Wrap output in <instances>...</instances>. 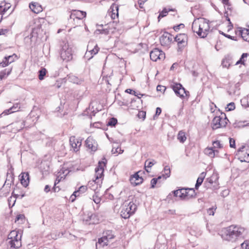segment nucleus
<instances>
[{
	"mask_svg": "<svg viewBox=\"0 0 249 249\" xmlns=\"http://www.w3.org/2000/svg\"><path fill=\"white\" fill-rule=\"evenodd\" d=\"M222 238L225 240L232 242L242 238L246 234V229L238 225H231L223 231Z\"/></svg>",
	"mask_w": 249,
	"mask_h": 249,
	"instance_id": "obj_1",
	"label": "nucleus"
},
{
	"mask_svg": "<svg viewBox=\"0 0 249 249\" xmlns=\"http://www.w3.org/2000/svg\"><path fill=\"white\" fill-rule=\"evenodd\" d=\"M137 208L136 204L134 203L133 200L132 201H125L121 212V216L124 219L128 218L135 213Z\"/></svg>",
	"mask_w": 249,
	"mask_h": 249,
	"instance_id": "obj_2",
	"label": "nucleus"
},
{
	"mask_svg": "<svg viewBox=\"0 0 249 249\" xmlns=\"http://www.w3.org/2000/svg\"><path fill=\"white\" fill-rule=\"evenodd\" d=\"M106 162L104 161H99L98 166L95 169V180L92 181V183L96 185V188L98 184L102 182L104 177V167L106 166Z\"/></svg>",
	"mask_w": 249,
	"mask_h": 249,
	"instance_id": "obj_3",
	"label": "nucleus"
},
{
	"mask_svg": "<svg viewBox=\"0 0 249 249\" xmlns=\"http://www.w3.org/2000/svg\"><path fill=\"white\" fill-rule=\"evenodd\" d=\"M60 57L63 61H69L72 58V48L68 43L62 46L60 51Z\"/></svg>",
	"mask_w": 249,
	"mask_h": 249,
	"instance_id": "obj_4",
	"label": "nucleus"
},
{
	"mask_svg": "<svg viewBox=\"0 0 249 249\" xmlns=\"http://www.w3.org/2000/svg\"><path fill=\"white\" fill-rule=\"evenodd\" d=\"M200 30H198L197 35L201 37H206L208 34V32L210 29L208 21L203 18H199Z\"/></svg>",
	"mask_w": 249,
	"mask_h": 249,
	"instance_id": "obj_5",
	"label": "nucleus"
},
{
	"mask_svg": "<svg viewBox=\"0 0 249 249\" xmlns=\"http://www.w3.org/2000/svg\"><path fill=\"white\" fill-rule=\"evenodd\" d=\"M175 41L178 43L179 49H182L187 44L188 36L185 34H179L174 38Z\"/></svg>",
	"mask_w": 249,
	"mask_h": 249,
	"instance_id": "obj_6",
	"label": "nucleus"
},
{
	"mask_svg": "<svg viewBox=\"0 0 249 249\" xmlns=\"http://www.w3.org/2000/svg\"><path fill=\"white\" fill-rule=\"evenodd\" d=\"M150 57L152 61H156L158 59L164 60L165 58V55L161 50L155 48L150 52Z\"/></svg>",
	"mask_w": 249,
	"mask_h": 249,
	"instance_id": "obj_7",
	"label": "nucleus"
},
{
	"mask_svg": "<svg viewBox=\"0 0 249 249\" xmlns=\"http://www.w3.org/2000/svg\"><path fill=\"white\" fill-rule=\"evenodd\" d=\"M86 16V12L80 10H73L70 16L69 22H72L75 20L78 21Z\"/></svg>",
	"mask_w": 249,
	"mask_h": 249,
	"instance_id": "obj_8",
	"label": "nucleus"
},
{
	"mask_svg": "<svg viewBox=\"0 0 249 249\" xmlns=\"http://www.w3.org/2000/svg\"><path fill=\"white\" fill-rule=\"evenodd\" d=\"M92 43L93 42H89L88 44V51L86 53L84 56L85 58L88 60H90L93 57L94 55L98 53L99 50V48L97 44H95L94 46V48H92V47L90 46Z\"/></svg>",
	"mask_w": 249,
	"mask_h": 249,
	"instance_id": "obj_9",
	"label": "nucleus"
},
{
	"mask_svg": "<svg viewBox=\"0 0 249 249\" xmlns=\"http://www.w3.org/2000/svg\"><path fill=\"white\" fill-rule=\"evenodd\" d=\"M189 192H192L194 194V189H178L173 191L176 196V198L179 197L181 199H184L189 195Z\"/></svg>",
	"mask_w": 249,
	"mask_h": 249,
	"instance_id": "obj_10",
	"label": "nucleus"
},
{
	"mask_svg": "<svg viewBox=\"0 0 249 249\" xmlns=\"http://www.w3.org/2000/svg\"><path fill=\"white\" fill-rule=\"evenodd\" d=\"M160 44L163 46H169L172 41V35L168 32H164L160 38Z\"/></svg>",
	"mask_w": 249,
	"mask_h": 249,
	"instance_id": "obj_11",
	"label": "nucleus"
},
{
	"mask_svg": "<svg viewBox=\"0 0 249 249\" xmlns=\"http://www.w3.org/2000/svg\"><path fill=\"white\" fill-rule=\"evenodd\" d=\"M18 59V57L16 53H13V54L8 56H5L2 61L0 62V65H1L3 67H5L14 62Z\"/></svg>",
	"mask_w": 249,
	"mask_h": 249,
	"instance_id": "obj_12",
	"label": "nucleus"
},
{
	"mask_svg": "<svg viewBox=\"0 0 249 249\" xmlns=\"http://www.w3.org/2000/svg\"><path fill=\"white\" fill-rule=\"evenodd\" d=\"M11 4L10 3H6L5 1L1 2L0 3V12H1V14L3 15V17L5 16L7 17L8 16L10 15L12 12L13 10L10 12H8L9 10L11 8Z\"/></svg>",
	"mask_w": 249,
	"mask_h": 249,
	"instance_id": "obj_13",
	"label": "nucleus"
},
{
	"mask_svg": "<svg viewBox=\"0 0 249 249\" xmlns=\"http://www.w3.org/2000/svg\"><path fill=\"white\" fill-rule=\"evenodd\" d=\"M172 88L176 94H179L180 93L178 92H179L181 90V91H182L183 93L185 94L184 97H186L188 98L189 97V92L186 90L181 84L175 83L172 85Z\"/></svg>",
	"mask_w": 249,
	"mask_h": 249,
	"instance_id": "obj_14",
	"label": "nucleus"
},
{
	"mask_svg": "<svg viewBox=\"0 0 249 249\" xmlns=\"http://www.w3.org/2000/svg\"><path fill=\"white\" fill-rule=\"evenodd\" d=\"M25 126L24 121H17L8 125L7 127L11 128V131L13 133H16L21 130Z\"/></svg>",
	"mask_w": 249,
	"mask_h": 249,
	"instance_id": "obj_15",
	"label": "nucleus"
},
{
	"mask_svg": "<svg viewBox=\"0 0 249 249\" xmlns=\"http://www.w3.org/2000/svg\"><path fill=\"white\" fill-rule=\"evenodd\" d=\"M87 147L92 151H95L97 149V143L95 140L91 137H89L85 141Z\"/></svg>",
	"mask_w": 249,
	"mask_h": 249,
	"instance_id": "obj_16",
	"label": "nucleus"
},
{
	"mask_svg": "<svg viewBox=\"0 0 249 249\" xmlns=\"http://www.w3.org/2000/svg\"><path fill=\"white\" fill-rule=\"evenodd\" d=\"M21 235H18L17 237L9 239V244L11 248L15 249L19 248L21 246Z\"/></svg>",
	"mask_w": 249,
	"mask_h": 249,
	"instance_id": "obj_17",
	"label": "nucleus"
},
{
	"mask_svg": "<svg viewBox=\"0 0 249 249\" xmlns=\"http://www.w3.org/2000/svg\"><path fill=\"white\" fill-rule=\"evenodd\" d=\"M130 181L134 186L138 185L143 181V178L138 175V173L134 174L130 178Z\"/></svg>",
	"mask_w": 249,
	"mask_h": 249,
	"instance_id": "obj_18",
	"label": "nucleus"
},
{
	"mask_svg": "<svg viewBox=\"0 0 249 249\" xmlns=\"http://www.w3.org/2000/svg\"><path fill=\"white\" fill-rule=\"evenodd\" d=\"M118 5L115 3H113L108 10L109 13H111L110 17L112 19H115L116 17H118Z\"/></svg>",
	"mask_w": 249,
	"mask_h": 249,
	"instance_id": "obj_19",
	"label": "nucleus"
},
{
	"mask_svg": "<svg viewBox=\"0 0 249 249\" xmlns=\"http://www.w3.org/2000/svg\"><path fill=\"white\" fill-rule=\"evenodd\" d=\"M14 182V177H13V174H9L8 173H7V178L6 181H5V183L2 187V188L1 189V190L3 189L4 186H6V187H8L7 189V193H9V191H10V186L12 184V183H13Z\"/></svg>",
	"mask_w": 249,
	"mask_h": 249,
	"instance_id": "obj_20",
	"label": "nucleus"
},
{
	"mask_svg": "<svg viewBox=\"0 0 249 249\" xmlns=\"http://www.w3.org/2000/svg\"><path fill=\"white\" fill-rule=\"evenodd\" d=\"M29 175L28 173H22L20 176V182L22 185L24 187H27L29 183Z\"/></svg>",
	"mask_w": 249,
	"mask_h": 249,
	"instance_id": "obj_21",
	"label": "nucleus"
},
{
	"mask_svg": "<svg viewBox=\"0 0 249 249\" xmlns=\"http://www.w3.org/2000/svg\"><path fill=\"white\" fill-rule=\"evenodd\" d=\"M221 121V117L219 116H215L212 121V128L213 129H215L220 127H224V124H220Z\"/></svg>",
	"mask_w": 249,
	"mask_h": 249,
	"instance_id": "obj_22",
	"label": "nucleus"
},
{
	"mask_svg": "<svg viewBox=\"0 0 249 249\" xmlns=\"http://www.w3.org/2000/svg\"><path fill=\"white\" fill-rule=\"evenodd\" d=\"M29 7L34 13L36 14H38L42 11L41 6L37 2H32L30 4Z\"/></svg>",
	"mask_w": 249,
	"mask_h": 249,
	"instance_id": "obj_23",
	"label": "nucleus"
},
{
	"mask_svg": "<svg viewBox=\"0 0 249 249\" xmlns=\"http://www.w3.org/2000/svg\"><path fill=\"white\" fill-rule=\"evenodd\" d=\"M204 153L210 158H214L218 154V151L214 150L213 147H207L205 149Z\"/></svg>",
	"mask_w": 249,
	"mask_h": 249,
	"instance_id": "obj_24",
	"label": "nucleus"
},
{
	"mask_svg": "<svg viewBox=\"0 0 249 249\" xmlns=\"http://www.w3.org/2000/svg\"><path fill=\"white\" fill-rule=\"evenodd\" d=\"M87 190V187L86 186H80L78 190L75 191L73 192L72 195L71 196V198L72 199V201H73L74 198H72V196H74V197L79 196L81 194L85 193Z\"/></svg>",
	"mask_w": 249,
	"mask_h": 249,
	"instance_id": "obj_25",
	"label": "nucleus"
},
{
	"mask_svg": "<svg viewBox=\"0 0 249 249\" xmlns=\"http://www.w3.org/2000/svg\"><path fill=\"white\" fill-rule=\"evenodd\" d=\"M232 57L230 54L227 55L222 61V65L224 68H229L231 63Z\"/></svg>",
	"mask_w": 249,
	"mask_h": 249,
	"instance_id": "obj_26",
	"label": "nucleus"
},
{
	"mask_svg": "<svg viewBox=\"0 0 249 249\" xmlns=\"http://www.w3.org/2000/svg\"><path fill=\"white\" fill-rule=\"evenodd\" d=\"M206 176V173L202 172L201 173L199 177L197 178L196 184L195 185V189L197 190L199 187L202 184L204 179Z\"/></svg>",
	"mask_w": 249,
	"mask_h": 249,
	"instance_id": "obj_27",
	"label": "nucleus"
},
{
	"mask_svg": "<svg viewBox=\"0 0 249 249\" xmlns=\"http://www.w3.org/2000/svg\"><path fill=\"white\" fill-rule=\"evenodd\" d=\"M240 34L243 39L246 41H249V28H244L240 31Z\"/></svg>",
	"mask_w": 249,
	"mask_h": 249,
	"instance_id": "obj_28",
	"label": "nucleus"
},
{
	"mask_svg": "<svg viewBox=\"0 0 249 249\" xmlns=\"http://www.w3.org/2000/svg\"><path fill=\"white\" fill-rule=\"evenodd\" d=\"M192 29L194 32L196 33L197 34L198 30H200V25L199 18L195 19L192 26Z\"/></svg>",
	"mask_w": 249,
	"mask_h": 249,
	"instance_id": "obj_29",
	"label": "nucleus"
},
{
	"mask_svg": "<svg viewBox=\"0 0 249 249\" xmlns=\"http://www.w3.org/2000/svg\"><path fill=\"white\" fill-rule=\"evenodd\" d=\"M170 173L171 172L169 166H165L164 168V170L162 171L163 180L170 177Z\"/></svg>",
	"mask_w": 249,
	"mask_h": 249,
	"instance_id": "obj_30",
	"label": "nucleus"
},
{
	"mask_svg": "<svg viewBox=\"0 0 249 249\" xmlns=\"http://www.w3.org/2000/svg\"><path fill=\"white\" fill-rule=\"evenodd\" d=\"M70 144L75 152L77 151V146H76V139L75 136H71L70 138Z\"/></svg>",
	"mask_w": 249,
	"mask_h": 249,
	"instance_id": "obj_31",
	"label": "nucleus"
},
{
	"mask_svg": "<svg viewBox=\"0 0 249 249\" xmlns=\"http://www.w3.org/2000/svg\"><path fill=\"white\" fill-rule=\"evenodd\" d=\"M70 81L77 84H81L83 80L82 79H80L75 75H70L68 78Z\"/></svg>",
	"mask_w": 249,
	"mask_h": 249,
	"instance_id": "obj_32",
	"label": "nucleus"
},
{
	"mask_svg": "<svg viewBox=\"0 0 249 249\" xmlns=\"http://www.w3.org/2000/svg\"><path fill=\"white\" fill-rule=\"evenodd\" d=\"M170 11H174V10L172 8H164L162 11L160 13L158 16L159 21L160 20V18H163L166 16L169 12Z\"/></svg>",
	"mask_w": 249,
	"mask_h": 249,
	"instance_id": "obj_33",
	"label": "nucleus"
},
{
	"mask_svg": "<svg viewBox=\"0 0 249 249\" xmlns=\"http://www.w3.org/2000/svg\"><path fill=\"white\" fill-rule=\"evenodd\" d=\"M108 241H109L103 236V237L98 239V242L96 244V247L97 248L98 246H100L102 247L107 246Z\"/></svg>",
	"mask_w": 249,
	"mask_h": 249,
	"instance_id": "obj_34",
	"label": "nucleus"
},
{
	"mask_svg": "<svg viewBox=\"0 0 249 249\" xmlns=\"http://www.w3.org/2000/svg\"><path fill=\"white\" fill-rule=\"evenodd\" d=\"M249 56V53H243L239 59L238 61H237L235 65H237L238 64H242L245 65V62L246 61V58Z\"/></svg>",
	"mask_w": 249,
	"mask_h": 249,
	"instance_id": "obj_35",
	"label": "nucleus"
},
{
	"mask_svg": "<svg viewBox=\"0 0 249 249\" xmlns=\"http://www.w3.org/2000/svg\"><path fill=\"white\" fill-rule=\"evenodd\" d=\"M103 236L105 237L108 241L114 237L112 231L110 230H107L104 231Z\"/></svg>",
	"mask_w": 249,
	"mask_h": 249,
	"instance_id": "obj_36",
	"label": "nucleus"
},
{
	"mask_svg": "<svg viewBox=\"0 0 249 249\" xmlns=\"http://www.w3.org/2000/svg\"><path fill=\"white\" fill-rule=\"evenodd\" d=\"M156 163V161L152 160L151 161H149L148 160H146L144 163L145 169L147 172H150V171L147 168H150L152 166Z\"/></svg>",
	"mask_w": 249,
	"mask_h": 249,
	"instance_id": "obj_37",
	"label": "nucleus"
},
{
	"mask_svg": "<svg viewBox=\"0 0 249 249\" xmlns=\"http://www.w3.org/2000/svg\"><path fill=\"white\" fill-rule=\"evenodd\" d=\"M12 71V69H6L0 72V78L2 79L3 78L8 76Z\"/></svg>",
	"mask_w": 249,
	"mask_h": 249,
	"instance_id": "obj_38",
	"label": "nucleus"
},
{
	"mask_svg": "<svg viewBox=\"0 0 249 249\" xmlns=\"http://www.w3.org/2000/svg\"><path fill=\"white\" fill-rule=\"evenodd\" d=\"M178 139L180 142L183 143L186 140L185 133L181 131H179L178 135Z\"/></svg>",
	"mask_w": 249,
	"mask_h": 249,
	"instance_id": "obj_39",
	"label": "nucleus"
},
{
	"mask_svg": "<svg viewBox=\"0 0 249 249\" xmlns=\"http://www.w3.org/2000/svg\"><path fill=\"white\" fill-rule=\"evenodd\" d=\"M47 70L45 68H41L38 71V78L40 80H42L44 79L46 75Z\"/></svg>",
	"mask_w": 249,
	"mask_h": 249,
	"instance_id": "obj_40",
	"label": "nucleus"
},
{
	"mask_svg": "<svg viewBox=\"0 0 249 249\" xmlns=\"http://www.w3.org/2000/svg\"><path fill=\"white\" fill-rule=\"evenodd\" d=\"M93 215L91 213H89L87 216L83 217V221L86 222V224H91L93 223V222H91L90 220L91 218L92 217Z\"/></svg>",
	"mask_w": 249,
	"mask_h": 249,
	"instance_id": "obj_41",
	"label": "nucleus"
},
{
	"mask_svg": "<svg viewBox=\"0 0 249 249\" xmlns=\"http://www.w3.org/2000/svg\"><path fill=\"white\" fill-rule=\"evenodd\" d=\"M123 152L124 150H122L121 148L119 146H118L117 147L113 146L111 150V152L113 154H121L123 153Z\"/></svg>",
	"mask_w": 249,
	"mask_h": 249,
	"instance_id": "obj_42",
	"label": "nucleus"
},
{
	"mask_svg": "<svg viewBox=\"0 0 249 249\" xmlns=\"http://www.w3.org/2000/svg\"><path fill=\"white\" fill-rule=\"evenodd\" d=\"M212 147L213 149L214 148H222L223 147V144L221 143L219 141H215L213 142Z\"/></svg>",
	"mask_w": 249,
	"mask_h": 249,
	"instance_id": "obj_43",
	"label": "nucleus"
},
{
	"mask_svg": "<svg viewBox=\"0 0 249 249\" xmlns=\"http://www.w3.org/2000/svg\"><path fill=\"white\" fill-rule=\"evenodd\" d=\"M117 123V120L115 118H110L107 123L108 126H114Z\"/></svg>",
	"mask_w": 249,
	"mask_h": 249,
	"instance_id": "obj_44",
	"label": "nucleus"
},
{
	"mask_svg": "<svg viewBox=\"0 0 249 249\" xmlns=\"http://www.w3.org/2000/svg\"><path fill=\"white\" fill-rule=\"evenodd\" d=\"M25 219V216L24 214H19L18 215L15 219V222H19V223H22Z\"/></svg>",
	"mask_w": 249,
	"mask_h": 249,
	"instance_id": "obj_45",
	"label": "nucleus"
},
{
	"mask_svg": "<svg viewBox=\"0 0 249 249\" xmlns=\"http://www.w3.org/2000/svg\"><path fill=\"white\" fill-rule=\"evenodd\" d=\"M216 179H217V176L213 175L210 178L207 179V181H208L210 184H212Z\"/></svg>",
	"mask_w": 249,
	"mask_h": 249,
	"instance_id": "obj_46",
	"label": "nucleus"
},
{
	"mask_svg": "<svg viewBox=\"0 0 249 249\" xmlns=\"http://www.w3.org/2000/svg\"><path fill=\"white\" fill-rule=\"evenodd\" d=\"M18 231H17L14 230V231H11L8 236V239H9L11 238H14V237H17L18 236Z\"/></svg>",
	"mask_w": 249,
	"mask_h": 249,
	"instance_id": "obj_47",
	"label": "nucleus"
},
{
	"mask_svg": "<svg viewBox=\"0 0 249 249\" xmlns=\"http://www.w3.org/2000/svg\"><path fill=\"white\" fill-rule=\"evenodd\" d=\"M235 108V107L234 103L233 102H231L227 105L226 109L227 111H231L234 110Z\"/></svg>",
	"mask_w": 249,
	"mask_h": 249,
	"instance_id": "obj_48",
	"label": "nucleus"
},
{
	"mask_svg": "<svg viewBox=\"0 0 249 249\" xmlns=\"http://www.w3.org/2000/svg\"><path fill=\"white\" fill-rule=\"evenodd\" d=\"M242 249H249V241H245L241 245Z\"/></svg>",
	"mask_w": 249,
	"mask_h": 249,
	"instance_id": "obj_49",
	"label": "nucleus"
},
{
	"mask_svg": "<svg viewBox=\"0 0 249 249\" xmlns=\"http://www.w3.org/2000/svg\"><path fill=\"white\" fill-rule=\"evenodd\" d=\"M20 109V107H19L18 103L15 104L11 107H10V110L14 111V112L19 111Z\"/></svg>",
	"mask_w": 249,
	"mask_h": 249,
	"instance_id": "obj_50",
	"label": "nucleus"
},
{
	"mask_svg": "<svg viewBox=\"0 0 249 249\" xmlns=\"http://www.w3.org/2000/svg\"><path fill=\"white\" fill-rule=\"evenodd\" d=\"M166 199L168 201L171 200H174V199H176V196L175 194H174L173 191H172L167 196Z\"/></svg>",
	"mask_w": 249,
	"mask_h": 249,
	"instance_id": "obj_51",
	"label": "nucleus"
},
{
	"mask_svg": "<svg viewBox=\"0 0 249 249\" xmlns=\"http://www.w3.org/2000/svg\"><path fill=\"white\" fill-rule=\"evenodd\" d=\"M96 32L97 34H104L105 35H107L109 33V31L107 29H97L96 30Z\"/></svg>",
	"mask_w": 249,
	"mask_h": 249,
	"instance_id": "obj_52",
	"label": "nucleus"
},
{
	"mask_svg": "<svg viewBox=\"0 0 249 249\" xmlns=\"http://www.w3.org/2000/svg\"><path fill=\"white\" fill-rule=\"evenodd\" d=\"M14 111H13L12 110H10V108H9L8 109L5 110L0 115V116H1L2 115H6L10 114H11L12 113H14Z\"/></svg>",
	"mask_w": 249,
	"mask_h": 249,
	"instance_id": "obj_53",
	"label": "nucleus"
},
{
	"mask_svg": "<svg viewBox=\"0 0 249 249\" xmlns=\"http://www.w3.org/2000/svg\"><path fill=\"white\" fill-rule=\"evenodd\" d=\"M92 200L97 204H99L101 201L100 198L95 195L92 196Z\"/></svg>",
	"mask_w": 249,
	"mask_h": 249,
	"instance_id": "obj_54",
	"label": "nucleus"
},
{
	"mask_svg": "<svg viewBox=\"0 0 249 249\" xmlns=\"http://www.w3.org/2000/svg\"><path fill=\"white\" fill-rule=\"evenodd\" d=\"M9 29L7 28L0 29V36L6 35L8 32H9Z\"/></svg>",
	"mask_w": 249,
	"mask_h": 249,
	"instance_id": "obj_55",
	"label": "nucleus"
},
{
	"mask_svg": "<svg viewBox=\"0 0 249 249\" xmlns=\"http://www.w3.org/2000/svg\"><path fill=\"white\" fill-rule=\"evenodd\" d=\"M158 183V179L156 178H153L151 180V188H154L155 187V185Z\"/></svg>",
	"mask_w": 249,
	"mask_h": 249,
	"instance_id": "obj_56",
	"label": "nucleus"
},
{
	"mask_svg": "<svg viewBox=\"0 0 249 249\" xmlns=\"http://www.w3.org/2000/svg\"><path fill=\"white\" fill-rule=\"evenodd\" d=\"M157 90L158 91H161L164 92L166 90V87L162 85H158L157 87Z\"/></svg>",
	"mask_w": 249,
	"mask_h": 249,
	"instance_id": "obj_57",
	"label": "nucleus"
},
{
	"mask_svg": "<svg viewBox=\"0 0 249 249\" xmlns=\"http://www.w3.org/2000/svg\"><path fill=\"white\" fill-rule=\"evenodd\" d=\"M215 209H214L213 208H210L207 210L208 213L210 215H213L214 214Z\"/></svg>",
	"mask_w": 249,
	"mask_h": 249,
	"instance_id": "obj_58",
	"label": "nucleus"
},
{
	"mask_svg": "<svg viewBox=\"0 0 249 249\" xmlns=\"http://www.w3.org/2000/svg\"><path fill=\"white\" fill-rule=\"evenodd\" d=\"M184 27V25L183 24H180L179 25L175 26L173 28L175 31L177 32L179 30L180 28H183Z\"/></svg>",
	"mask_w": 249,
	"mask_h": 249,
	"instance_id": "obj_59",
	"label": "nucleus"
},
{
	"mask_svg": "<svg viewBox=\"0 0 249 249\" xmlns=\"http://www.w3.org/2000/svg\"><path fill=\"white\" fill-rule=\"evenodd\" d=\"M145 114H146L145 112L141 111L139 112L138 116V117L140 118L144 119L145 117Z\"/></svg>",
	"mask_w": 249,
	"mask_h": 249,
	"instance_id": "obj_60",
	"label": "nucleus"
},
{
	"mask_svg": "<svg viewBox=\"0 0 249 249\" xmlns=\"http://www.w3.org/2000/svg\"><path fill=\"white\" fill-rule=\"evenodd\" d=\"M228 121V119L226 117L224 118H221V121L220 122V124H224V127H225Z\"/></svg>",
	"mask_w": 249,
	"mask_h": 249,
	"instance_id": "obj_61",
	"label": "nucleus"
},
{
	"mask_svg": "<svg viewBox=\"0 0 249 249\" xmlns=\"http://www.w3.org/2000/svg\"><path fill=\"white\" fill-rule=\"evenodd\" d=\"M230 146L231 147L234 148L235 146V141L232 138L230 139Z\"/></svg>",
	"mask_w": 249,
	"mask_h": 249,
	"instance_id": "obj_62",
	"label": "nucleus"
},
{
	"mask_svg": "<svg viewBox=\"0 0 249 249\" xmlns=\"http://www.w3.org/2000/svg\"><path fill=\"white\" fill-rule=\"evenodd\" d=\"M82 140L81 139H76V146H77V151L79 150L80 147L81 145Z\"/></svg>",
	"mask_w": 249,
	"mask_h": 249,
	"instance_id": "obj_63",
	"label": "nucleus"
},
{
	"mask_svg": "<svg viewBox=\"0 0 249 249\" xmlns=\"http://www.w3.org/2000/svg\"><path fill=\"white\" fill-rule=\"evenodd\" d=\"M125 92L128 93L134 94L135 96H137L136 91L131 89H127L125 90Z\"/></svg>",
	"mask_w": 249,
	"mask_h": 249,
	"instance_id": "obj_64",
	"label": "nucleus"
}]
</instances>
